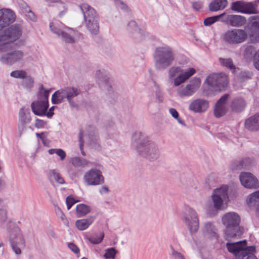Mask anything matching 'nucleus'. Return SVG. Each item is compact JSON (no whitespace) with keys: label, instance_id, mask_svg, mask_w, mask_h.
<instances>
[{"label":"nucleus","instance_id":"nucleus-1","mask_svg":"<svg viewBox=\"0 0 259 259\" xmlns=\"http://www.w3.org/2000/svg\"><path fill=\"white\" fill-rule=\"evenodd\" d=\"M195 72V69L193 68L184 70L179 66H172L169 69L168 79L172 81L174 87H178L176 91L178 96L182 98L189 97L194 94L198 90L201 84V80L197 77H194L187 83L182 84Z\"/></svg>","mask_w":259,"mask_h":259},{"label":"nucleus","instance_id":"nucleus-2","mask_svg":"<svg viewBox=\"0 0 259 259\" xmlns=\"http://www.w3.org/2000/svg\"><path fill=\"white\" fill-rule=\"evenodd\" d=\"M132 146L139 154L150 161L156 160L160 155L156 144L141 132L137 131L132 135Z\"/></svg>","mask_w":259,"mask_h":259},{"label":"nucleus","instance_id":"nucleus-3","mask_svg":"<svg viewBox=\"0 0 259 259\" xmlns=\"http://www.w3.org/2000/svg\"><path fill=\"white\" fill-rule=\"evenodd\" d=\"M81 11L83 16L85 25L92 36L97 35L100 29V16L97 11L87 4L80 5Z\"/></svg>","mask_w":259,"mask_h":259},{"label":"nucleus","instance_id":"nucleus-4","mask_svg":"<svg viewBox=\"0 0 259 259\" xmlns=\"http://www.w3.org/2000/svg\"><path fill=\"white\" fill-rule=\"evenodd\" d=\"M176 58L174 50L169 46L158 47L154 54V65L157 70H164L170 66Z\"/></svg>","mask_w":259,"mask_h":259},{"label":"nucleus","instance_id":"nucleus-5","mask_svg":"<svg viewBox=\"0 0 259 259\" xmlns=\"http://www.w3.org/2000/svg\"><path fill=\"white\" fill-rule=\"evenodd\" d=\"M222 222L226 226L225 237L230 239L240 236L243 233V229L239 226L240 218L239 215L234 212H229L222 217Z\"/></svg>","mask_w":259,"mask_h":259},{"label":"nucleus","instance_id":"nucleus-6","mask_svg":"<svg viewBox=\"0 0 259 259\" xmlns=\"http://www.w3.org/2000/svg\"><path fill=\"white\" fill-rule=\"evenodd\" d=\"M51 31L60 37L66 43L73 44L75 42L81 33L78 31L65 26L58 21H53L49 25Z\"/></svg>","mask_w":259,"mask_h":259},{"label":"nucleus","instance_id":"nucleus-7","mask_svg":"<svg viewBox=\"0 0 259 259\" xmlns=\"http://www.w3.org/2000/svg\"><path fill=\"white\" fill-rule=\"evenodd\" d=\"M227 248L238 259H257L254 254L255 248L254 246H247L246 240L234 243L227 242Z\"/></svg>","mask_w":259,"mask_h":259},{"label":"nucleus","instance_id":"nucleus-8","mask_svg":"<svg viewBox=\"0 0 259 259\" xmlns=\"http://www.w3.org/2000/svg\"><path fill=\"white\" fill-rule=\"evenodd\" d=\"M80 91L75 87H67L56 91L52 95L53 104H58L66 99L71 107H77V104L73 99L80 94Z\"/></svg>","mask_w":259,"mask_h":259},{"label":"nucleus","instance_id":"nucleus-9","mask_svg":"<svg viewBox=\"0 0 259 259\" xmlns=\"http://www.w3.org/2000/svg\"><path fill=\"white\" fill-rule=\"evenodd\" d=\"M99 137L96 128L93 125H89L85 130L80 129L78 135V142L81 154L84 156L83 150L85 141L91 146L97 148L99 146Z\"/></svg>","mask_w":259,"mask_h":259},{"label":"nucleus","instance_id":"nucleus-10","mask_svg":"<svg viewBox=\"0 0 259 259\" xmlns=\"http://www.w3.org/2000/svg\"><path fill=\"white\" fill-rule=\"evenodd\" d=\"M0 52L3 53L0 58L1 62L7 65L14 64L21 60L24 56V52L14 49L13 44L0 45Z\"/></svg>","mask_w":259,"mask_h":259},{"label":"nucleus","instance_id":"nucleus-11","mask_svg":"<svg viewBox=\"0 0 259 259\" xmlns=\"http://www.w3.org/2000/svg\"><path fill=\"white\" fill-rule=\"evenodd\" d=\"M248 37V33L243 29H231L227 30L222 35V38L226 43L237 45L244 42Z\"/></svg>","mask_w":259,"mask_h":259},{"label":"nucleus","instance_id":"nucleus-12","mask_svg":"<svg viewBox=\"0 0 259 259\" xmlns=\"http://www.w3.org/2000/svg\"><path fill=\"white\" fill-rule=\"evenodd\" d=\"M49 91L48 90L40 91L37 95V100L31 104V108L33 113L38 116H45V111H47L49 103L48 97Z\"/></svg>","mask_w":259,"mask_h":259},{"label":"nucleus","instance_id":"nucleus-13","mask_svg":"<svg viewBox=\"0 0 259 259\" xmlns=\"http://www.w3.org/2000/svg\"><path fill=\"white\" fill-rule=\"evenodd\" d=\"M183 221L191 234L197 232L199 228V220L197 212L190 207H186L183 214Z\"/></svg>","mask_w":259,"mask_h":259},{"label":"nucleus","instance_id":"nucleus-14","mask_svg":"<svg viewBox=\"0 0 259 259\" xmlns=\"http://www.w3.org/2000/svg\"><path fill=\"white\" fill-rule=\"evenodd\" d=\"M230 9L234 12L248 15L256 14L259 13L258 5L256 2L237 1L231 4Z\"/></svg>","mask_w":259,"mask_h":259},{"label":"nucleus","instance_id":"nucleus-15","mask_svg":"<svg viewBox=\"0 0 259 259\" xmlns=\"http://www.w3.org/2000/svg\"><path fill=\"white\" fill-rule=\"evenodd\" d=\"M97 168H91L86 171L83 177L84 182L88 186H98L104 183V177L100 169L102 166L100 164H95Z\"/></svg>","mask_w":259,"mask_h":259},{"label":"nucleus","instance_id":"nucleus-16","mask_svg":"<svg viewBox=\"0 0 259 259\" xmlns=\"http://www.w3.org/2000/svg\"><path fill=\"white\" fill-rule=\"evenodd\" d=\"M210 89L215 92H221L227 86L229 79L227 75L224 73H213L206 79Z\"/></svg>","mask_w":259,"mask_h":259},{"label":"nucleus","instance_id":"nucleus-17","mask_svg":"<svg viewBox=\"0 0 259 259\" xmlns=\"http://www.w3.org/2000/svg\"><path fill=\"white\" fill-rule=\"evenodd\" d=\"M31 117L30 112L24 108L20 109L19 112V119L17 128V134L19 137L27 134L28 130L31 128L28 124L30 122Z\"/></svg>","mask_w":259,"mask_h":259},{"label":"nucleus","instance_id":"nucleus-18","mask_svg":"<svg viewBox=\"0 0 259 259\" xmlns=\"http://www.w3.org/2000/svg\"><path fill=\"white\" fill-rule=\"evenodd\" d=\"M228 187L227 186H223L214 190L211 195L213 206L214 209L218 211L221 209L224 201L228 199Z\"/></svg>","mask_w":259,"mask_h":259},{"label":"nucleus","instance_id":"nucleus-19","mask_svg":"<svg viewBox=\"0 0 259 259\" xmlns=\"http://www.w3.org/2000/svg\"><path fill=\"white\" fill-rule=\"evenodd\" d=\"M222 17L221 21L226 24L234 27H239L244 25L246 22V19L244 16L236 14H227Z\"/></svg>","mask_w":259,"mask_h":259},{"label":"nucleus","instance_id":"nucleus-20","mask_svg":"<svg viewBox=\"0 0 259 259\" xmlns=\"http://www.w3.org/2000/svg\"><path fill=\"white\" fill-rule=\"evenodd\" d=\"M10 75L15 78H21L22 86L26 89L30 90L33 87L34 79L27 73L23 70H18L11 72Z\"/></svg>","mask_w":259,"mask_h":259},{"label":"nucleus","instance_id":"nucleus-21","mask_svg":"<svg viewBox=\"0 0 259 259\" xmlns=\"http://www.w3.org/2000/svg\"><path fill=\"white\" fill-rule=\"evenodd\" d=\"M239 179L241 184L248 189H256L259 187V182L252 174L243 172L240 174Z\"/></svg>","mask_w":259,"mask_h":259},{"label":"nucleus","instance_id":"nucleus-22","mask_svg":"<svg viewBox=\"0 0 259 259\" xmlns=\"http://www.w3.org/2000/svg\"><path fill=\"white\" fill-rule=\"evenodd\" d=\"M229 97V94H224L215 103L213 111L215 117L220 118L223 116L228 111L227 102Z\"/></svg>","mask_w":259,"mask_h":259},{"label":"nucleus","instance_id":"nucleus-23","mask_svg":"<svg viewBox=\"0 0 259 259\" xmlns=\"http://www.w3.org/2000/svg\"><path fill=\"white\" fill-rule=\"evenodd\" d=\"M251 23L249 29V36L252 43L259 42V16L251 17Z\"/></svg>","mask_w":259,"mask_h":259},{"label":"nucleus","instance_id":"nucleus-24","mask_svg":"<svg viewBox=\"0 0 259 259\" xmlns=\"http://www.w3.org/2000/svg\"><path fill=\"white\" fill-rule=\"evenodd\" d=\"M209 107L207 101L203 99H197L193 100L189 105V110L195 113H203L207 110Z\"/></svg>","mask_w":259,"mask_h":259},{"label":"nucleus","instance_id":"nucleus-25","mask_svg":"<svg viewBox=\"0 0 259 259\" xmlns=\"http://www.w3.org/2000/svg\"><path fill=\"white\" fill-rule=\"evenodd\" d=\"M15 17L14 12L10 9L0 10V29L6 27L14 22Z\"/></svg>","mask_w":259,"mask_h":259},{"label":"nucleus","instance_id":"nucleus-26","mask_svg":"<svg viewBox=\"0 0 259 259\" xmlns=\"http://www.w3.org/2000/svg\"><path fill=\"white\" fill-rule=\"evenodd\" d=\"M9 232V239L10 243H17L20 245L23 246L24 244V239L20 229L17 227H14Z\"/></svg>","mask_w":259,"mask_h":259},{"label":"nucleus","instance_id":"nucleus-27","mask_svg":"<svg viewBox=\"0 0 259 259\" xmlns=\"http://www.w3.org/2000/svg\"><path fill=\"white\" fill-rule=\"evenodd\" d=\"M244 125L245 128L249 131L259 130V113L255 114L246 119Z\"/></svg>","mask_w":259,"mask_h":259},{"label":"nucleus","instance_id":"nucleus-28","mask_svg":"<svg viewBox=\"0 0 259 259\" xmlns=\"http://www.w3.org/2000/svg\"><path fill=\"white\" fill-rule=\"evenodd\" d=\"M201 231L204 236L207 238L215 237L217 235V230L210 222L205 223L202 226Z\"/></svg>","mask_w":259,"mask_h":259},{"label":"nucleus","instance_id":"nucleus-29","mask_svg":"<svg viewBox=\"0 0 259 259\" xmlns=\"http://www.w3.org/2000/svg\"><path fill=\"white\" fill-rule=\"evenodd\" d=\"M127 30L133 34V37L138 40L144 38V32L137 26L135 21H131L127 24Z\"/></svg>","mask_w":259,"mask_h":259},{"label":"nucleus","instance_id":"nucleus-30","mask_svg":"<svg viewBox=\"0 0 259 259\" xmlns=\"http://www.w3.org/2000/svg\"><path fill=\"white\" fill-rule=\"evenodd\" d=\"M48 177L49 181L54 186L62 185L65 183L64 179L60 174L55 169H50L48 171Z\"/></svg>","mask_w":259,"mask_h":259},{"label":"nucleus","instance_id":"nucleus-31","mask_svg":"<svg viewBox=\"0 0 259 259\" xmlns=\"http://www.w3.org/2000/svg\"><path fill=\"white\" fill-rule=\"evenodd\" d=\"M95 220L94 216H89L85 219H80L76 221L75 225L79 231L87 230Z\"/></svg>","mask_w":259,"mask_h":259},{"label":"nucleus","instance_id":"nucleus-32","mask_svg":"<svg viewBox=\"0 0 259 259\" xmlns=\"http://www.w3.org/2000/svg\"><path fill=\"white\" fill-rule=\"evenodd\" d=\"M228 5L227 0H213L208 5V9L211 12H217L225 9Z\"/></svg>","mask_w":259,"mask_h":259},{"label":"nucleus","instance_id":"nucleus-33","mask_svg":"<svg viewBox=\"0 0 259 259\" xmlns=\"http://www.w3.org/2000/svg\"><path fill=\"white\" fill-rule=\"evenodd\" d=\"M12 42L18 39L22 34L21 28L18 25H13L6 29Z\"/></svg>","mask_w":259,"mask_h":259},{"label":"nucleus","instance_id":"nucleus-34","mask_svg":"<svg viewBox=\"0 0 259 259\" xmlns=\"http://www.w3.org/2000/svg\"><path fill=\"white\" fill-rule=\"evenodd\" d=\"M8 212L6 209L0 208V227L3 229L9 230L11 227L12 223L8 221Z\"/></svg>","mask_w":259,"mask_h":259},{"label":"nucleus","instance_id":"nucleus-35","mask_svg":"<svg viewBox=\"0 0 259 259\" xmlns=\"http://www.w3.org/2000/svg\"><path fill=\"white\" fill-rule=\"evenodd\" d=\"M245 102L242 98H235L232 102L231 108L233 111H242L245 107Z\"/></svg>","mask_w":259,"mask_h":259},{"label":"nucleus","instance_id":"nucleus-36","mask_svg":"<svg viewBox=\"0 0 259 259\" xmlns=\"http://www.w3.org/2000/svg\"><path fill=\"white\" fill-rule=\"evenodd\" d=\"M91 211L90 207L84 204H79L76 206V212L78 217H82Z\"/></svg>","mask_w":259,"mask_h":259},{"label":"nucleus","instance_id":"nucleus-37","mask_svg":"<svg viewBox=\"0 0 259 259\" xmlns=\"http://www.w3.org/2000/svg\"><path fill=\"white\" fill-rule=\"evenodd\" d=\"M256 53L257 51H255L254 47L251 46H248L245 49L244 57L247 60L253 59L254 63L255 62Z\"/></svg>","mask_w":259,"mask_h":259},{"label":"nucleus","instance_id":"nucleus-38","mask_svg":"<svg viewBox=\"0 0 259 259\" xmlns=\"http://www.w3.org/2000/svg\"><path fill=\"white\" fill-rule=\"evenodd\" d=\"M71 164L75 167H85L88 166L89 162L87 159L79 157H74L71 158Z\"/></svg>","mask_w":259,"mask_h":259},{"label":"nucleus","instance_id":"nucleus-39","mask_svg":"<svg viewBox=\"0 0 259 259\" xmlns=\"http://www.w3.org/2000/svg\"><path fill=\"white\" fill-rule=\"evenodd\" d=\"M247 203L250 206L258 205L259 203V190L251 194L246 200Z\"/></svg>","mask_w":259,"mask_h":259},{"label":"nucleus","instance_id":"nucleus-40","mask_svg":"<svg viewBox=\"0 0 259 259\" xmlns=\"http://www.w3.org/2000/svg\"><path fill=\"white\" fill-rule=\"evenodd\" d=\"M104 237V233L100 232L99 234H94L88 238V240L93 244H98L102 241Z\"/></svg>","mask_w":259,"mask_h":259},{"label":"nucleus","instance_id":"nucleus-41","mask_svg":"<svg viewBox=\"0 0 259 259\" xmlns=\"http://www.w3.org/2000/svg\"><path fill=\"white\" fill-rule=\"evenodd\" d=\"M224 14H221L220 15L214 16L212 17H210L206 18L204 20L203 23L204 25L206 26H209L213 24L215 22L220 20V19H222V17L224 15Z\"/></svg>","mask_w":259,"mask_h":259},{"label":"nucleus","instance_id":"nucleus-42","mask_svg":"<svg viewBox=\"0 0 259 259\" xmlns=\"http://www.w3.org/2000/svg\"><path fill=\"white\" fill-rule=\"evenodd\" d=\"M22 8L23 10L24 13H27V15L29 19L32 21H36L37 18L35 14L31 11L30 7L28 6L26 3H24L22 4Z\"/></svg>","mask_w":259,"mask_h":259},{"label":"nucleus","instance_id":"nucleus-43","mask_svg":"<svg viewBox=\"0 0 259 259\" xmlns=\"http://www.w3.org/2000/svg\"><path fill=\"white\" fill-rule=\"evenodd\" d=\"M6 44H12L11 40L7 34V31L5 30L0 31V45H4Z\"/></svg>","mask_w":259,"mask_h":259},{"label":"nucleus","instance_id":"nucleus-44","mask_svg":"<svg viewBox=\"0 0 259 259\" xmlns=\"http://www.w3.org/2000/svg\"><path fill=\"white\" fill-rule=\"evenodd\" d=\"M48 153L51 155L56 154L60 157L61 160H63L66 156L65 152L62 149H50L48 150Z\"/></svg>","mask_w":259,"mask_h":259},{"label":"nucleus","instance_id":"nucleus-45","mask_svg":"<svg viewBox=\"0 0 259 259\" xmlns=\"http://www.w3.org/2000/svg\"><path fill=\"white\" fill-rule=\"evenodd\" d=\"M220 63L223 66L230 69H235V66L233 64V61L230 58L223 59L219 58Z\"/></svg>","mask_w":259,"mask_h":259},{"label":"nucleus","instance_id":"nucleus-46","mask_svg":"<svg viewBox=\"0 0 259 259\" xmlns=\"http://www.w3.org/2000/svg\"><path fill=\"white\" fill-rule=\"evenodd\" d=\"M117 251L113 247L108 248L106 250L104 257L106 259H114Z\"/></svg>","mask_w":259,"mask_h":259},{"label":"nucleus","instance_id":"nucleus-47","mask_svg":"<svg viewBox=\"0 0 259 259\" xmlns=\"http://www.w3.org/2000/svg\"><path fill=\"white\" fill-rule=\"evenodd\" d=\"M55 212L57 216L62 220L63 223L65 225L68 226V222L67 220L65 214L59 207L57 206L55 207Z\"/></svg>","mask_w":259,"mask_h":259},{"label":"nucleus","instance_id":"nucleus-48","mask_svg":"<svg viewBox=\"0 0 259 259\" xmlns=\"http://www.w3.org/2000/svg\"><path fill=\"white\" fill-rule=\"evenodd\" d=\"M243 161H241V159L235 160L232 162L231 164V168L233 170H239L241 169H244L243 164Z\"/></svg>","mask_w":259,"mask_h":259},{"label":"nucleus","instance_id":"nucleus-49","mask_svg":"<svg viewBox=\"0 0 259 259\" xmlns=\"http://www.w3.org/2000/svg\"><path fill=\"white\" fill-rule=\"evenodd\" d=\"M11 247L13 250L16 254H20L21 253V248L25 246V243L23 246L20 245L17 243H11Z\"/></svg>","mask_w":259,"mask_h":259},{"label":"nucleus","instance_id":"nucleus-50","mask_svg":"<svg viewBox=\"0 0 259 259\" xmlns=\"http://www.w3.org/2000/svg\"><path fill=\"white\" fill-rule=\"evenodd\" d=\"M251 74L248 71H241L240 72L238 77L241 81H244L250 78Z\"/></svg>","mask_w":259,"mask_h":259},{"label":"nucleus","instance_id":"nucleus-51","mask_svg":"<svg viewBox=\"0 0 259 259\" xmlns=\"http://www.w3.org/2000/svg\"><path fill=\"white\" fill-rule=\"evenodd\" d=\"M171 256L174 259H185L181 252L175 250L172 247H171Z\"/></svg>","mask_w":259,"mask_h":259},{"label":"nucleus","instance_id":"nucleus-52","mask_svg":"<svg viewBox=\"0 0 259 259\" xmlns=\"http://www.w3.org/2000/svg\"><path fill=\"white\" fill-rule=\"evenodd\" d=\"M241 161H243L242 165L244 169H248L250 167L251 163H252V160L250 158H245L241 159Z\"/></svg>","mask_w":259,"mask_h":259},{"label":"nucleus","instance_id":"nucleus-53","mask_svg":"<svg viewBox=\"0 0 259 259\" xmlns=\"http://www.w3.org/2000/svg\"><path fill=\"white\" fill-rule=\"evenodd\" d=\"M193 8L196 10H200L203 7V3L201 1L194 2L192 3Z\"/></svg>","mask_w":259,"mask_h":259},{"label":"nucleus","instance_id":"nucleus-54","mask_svg":"<svg viewBox=\"0 0 259 259\" xmlns=\"http://www.w3.org/2000/svg\"><path fill=\"white\" fill-rule=\"evenodd\" d=\"M66 202L67 204V209L69 210L71 208L72 206L75 203L74 199L71 196H68L66 199Z\"/></svg>","mask_w":259,"mask_h":259},{"label":"nucleus","instance_id":"nucleus-55","mask_svg":"<svg viewBox=\"0 0 259 259\" xmlns=\"http://www.w3.org/2000/svg\"><path fill=\"white\" fill-rule=\"evenodd\" d=\"M46 124V122L39 119H35V126L37 128H42Z\"/></svg>","mask_w":259,"mask_h":259},{"label":"nucleus","instance_id":"nucleus-56","mask_svg":"<svg viewBox=\"0 0 259 259\" xmlns=\"http://www.w3.org/2000/svg\"><path fill=\"white\" fill-rule=\"evenodd\" d=\"M68 246L73 252L77 254L79 253V249L77 246L74 243H70L68 244Z\"/></svg>","mask_w":259,"mask_h":259},{"label":"nucleus","instance_id":"nucleus-57","mask_svg":"<svg viewBox=\"0 0 259 259\" xmlns=\"http://www.w3.org/2000/svg\"><path fill=\"white\" fill-rule=\"evenodd\" d=\"M169 112L171 115L174 118H178L179 116V113L178 111L174 108H170L169 110Z\"/></svg>","mask_w":259,"mask_h":259},{"label":"nucleus","instance_id":"nucleus-58","mask_svg":"<svg viewBox=\"0 0 259 259\" xmlns=\"http://www.w3.org/2000/svg\"><path fill=\"white\" fill-rule=\"evenodd\" d=\"M254 67L256 69L259 70V49L257 51L255 62H254Z\"/></svg>","mask_w":259,"mask_h":259},{"label":"nucleus","instance_id":"nucleus-59","mask_svg":"<svg viewBox=\"0 0 259 259\" xmlns=\"http://www.w3.org/2000/svg\"><path fill=\"white\" fill-rule=\"evenodd\" d=\"M54 109V107L52 106L49 110L48 112L45 111V116H47L48 118H51L52 116L54 115V112L53 111Z\"/></svg>","mask_w":259,"mask_h":259},{"label":"nucleus","instance_id":"nucleus-60","mask_svg":"<svg viewBox=\"0 0 259 259\" xmlns=\"http://www.w3.org/2000/svg\"><path fill=\"white\" fill-rule=\"evenodd\" d=\"M45 133H36V136L40 139V140L44 142L46 140V137L44 136Z\"/></svg>","mask_w":259,"mask_h":259},{"label":"nucleus","instance_id":"nucleus-61","mask_svg":"<svg viewBox=\"0 0 259 259\" xmlns=\"http://www.w3.org/2000/svg\"><path fill=\"white\" fill-rule=\"evenodd\" d=\"M67 10L68 9L67 8H66L65 7H64L63 10H62L59 13V17L60 18H62L67 13Z\"/></svg>","mask_w":259,"mask_h":259},{"label":"nucleus","instance_id":"nucleus-62","mask_svg":"<svg viewBox=\"0 0 259 259\" xmlns=\"http://www.w3.org/2000/svg\"><path fill=\"white\" fill-rule=\"evenodd\" d=\"M109 189L106 186H104L100 190V192L102 193L103 192L105 193H108L109 192Z\"/></svg>","mask_w":259,"mask_h":259},{"label":"nucleus","instance_id":"nucleus-63","mask_svg":"<svg viewBox=\"0 0 259 259\" xmlns=\"http://www.w3.org/2000/svg\"><path fill=\"white\" fill-rule=\"evenodd\" d=\"M5 187V182L2 179H0V190Z\"/></svg>","mask_w":259,"mask_h":259},{"label":"nucleus","instance_id":"nucleus-64","mask_svg":"<svg viewBox=\"0 0 259 259\" xmlns=\"http://www.w3.org/2000/svg\"><path fill=\"white\" fill-rule=\"evenodd\" d=\"M177 119V120L178 121V122L181 124H184V123H183V121H182V120L179 118V117H178V118H176Z\"/></svg>","mask_w":259,"mask_h":259}]
</instances>
